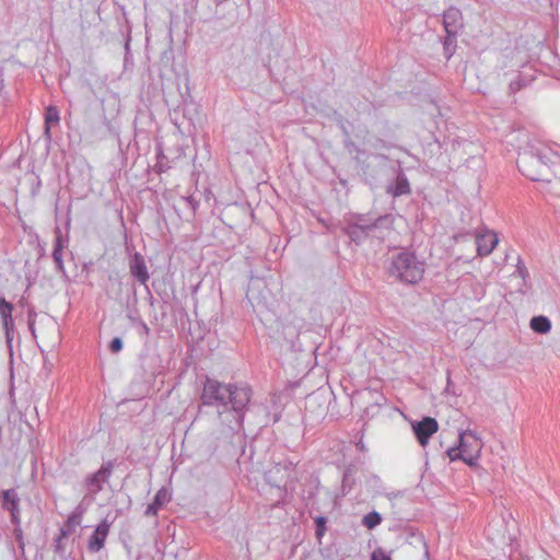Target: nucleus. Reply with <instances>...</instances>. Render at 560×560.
<instances>
[{
  "label": "nucleus",
  "mask_w": 560,
  "mask_h": 560,
  "mask_svg": "<svg viewBox=\"0 0 560 560\" xmlns=\"http://www.w3.org/2000/svg\"><path fill=\"white\" fill-rule=\"evenodd\" d=\"M200 400L203 406L215 407L220 417L228 410V406L231 405L234 418L240 425L242 421L240 412L250 400V389L246 386L224 384L207 377L203 383Z\"/></svg>",
  "instance_id": "f257e3e1"
},
{
  "label": "nucleus",
  "mask_w": 560,
  "mask_h": 560,
  "mask_svg": "<svg viewBox=\"0 0 560 560\" xmlns=\"http://www.w3.org/2000/svg\"><path fill=\"white\" fill-rule=\"evenodd\" d=\"M553 153L536 140L528 141L518 152V170L530 180H541Z\"/></svg>",
  "instance_id": "f03ea898"
},
{
  "label": "nucleus",
  "mask_w": 560,
  "mask_h": 560,
  "mask_svg": "<svg viewBox=\"0 0 560 560\" xmlns=\"http://www.w3.org/2000/svg\"><path fill=\"white\" fill-rule=\"evenodd\" d=\"M388 271L401 281L417 283L422 279L424 264L413 253L400 252L393 256Z\"/></svg>",
  "instance_id": "7ed1b4c3"
},
{
  "label": "nucleus",
  "mask_w": 560,
  "mask_h": 560,
  "mask_svg": "<svg viewBox=\"0 0 560 560\" xmlns=\"http://www.w3.org/2000/svg\"><path fill=\"white\" fill-rule=\"evenodd\" d=\"M483 443L476 432L464 430L458 433V445L447 450L448 458L453 460L460 459L468 466H477Z\"/></svg>",
  "instance_id": "20e7f679"
},
{
  "label": "nucleus",
  "mask_w": 560,
  "mask_h": 560,
  "mask_svg": "<svg viewBox=\"0 0 560 560\" xmlns=\"http://www.w3.org/2000/svg\"><path fill=\"white\" fill-rule=\"evenodd\" d=\"M114 469V464L107 462L94 474L86 477L84 486L90 494H96L102 489L105 482L108 481Z\"/></svg>",
  "instance_id": "39448f33"
},
{
  "label": "nucleus",
  "mask_w": 560,
  "mask_h": 560,
  "mask_svg": "<svg viewBox=\"0 0 560 560\" xmlns=\"http://www.w3.org/2000/svg\"><path fill=\"white\" fill-rule=\"evenodd\" d=\"M294 466L290 463L277 464L267 474V480L270 485L280 488L287 486L289 479H293Z\"/></svg>",
  "instance_id": "423d86ee"
},
{
  "label": "nucleus",
  "mask_w": 560,
  "mask_h": 560,
  "mask_svg": "<svg viewBox=\"0 0 560 560\" xmlns=\"http://www.w3.org/2000/svg\"><path fill=\"white\" fill-rule=\"evenodd\" d=\"M412 430L420 445L425 446L430 436L439 430V423L434 418L425 417L421 421L413 423Z\"/></svg>",
  "instance_id": "0eeeda50"
},
{
  "label": "nucleus",
  "mask_w": 560,
  "mask_h": 560,
  "mask_svg": "<svg viewBox=\"0 0 560 560\" xmlns=\"http://www.w3.org/2000/svg\"><path fill=\"white\" fill-rule=\"evenodd\" d=\"M443 25L446 34H450L451 36L457 35L463 27L462 12L457 8H448L443 13Z\"/></svg>",
  "instance_id": "6e6552de"
},
{
  "label": "nucleus",
  "mask_w": 560,
  "mask_h": 560,
  "mask_svg": "<svg viewBox=\"0 0 560 560\" xmlns=\"http://www.w3.org/2000/svg\"><path fill=\"white\" fill-rule=\"evenodd\" d=\"M129 270L133 278L141 284H145L150 278L144 258L136 253L129 261Z\"/></svg>",
  "instance_id": "1a4fd4ad"
},
{
  "label": "nucleus",
  "mask_w": 560,
  "mask_h": 560,
  "mask_svg": "<svg viewBox=\"0 0 560 560\" xmlns=\"http://www.w3.org/2000/svg\"><path fill=\"white\" fill-rule=\"evenodd\" d=\"M499 238L495 233L487 231L476 236L477 253L479 256L490 255L497 246Z\"/></svg>",
  "instance_id": "9d476101"
},
{
  "label": "nucleus",
  "mask_w": 560,
  "mask_h": 560,
  "mask_svg": "<svg viewBox=\"0 0 560 560\" xmlns=\"http://www.w3.org/2000/svg\"><path fill=\"white\" fill-rule=\"evenodd\" d=\"M2 506L11 513L12 523L19 524V495L14 489L2 491Z\"/></svg>",
  "instance_id": "9b49d317"
},
{
  "label": "nucleus",
  "mask_w": 560,
  "mask_h": 560,
  "mask_svg": "<svg viewBox=\"0 0 560 560\" xmlns=\"http://www.w3.org/2000/svg\"><path fill=\"white\" fill-rule=\"evenodd\" d=\"M109 533V524L103 521L97 525L96 529L89 539L88 548L91 552H98L103 547Z\"/></svg>",
  "instance_id": "f8f14e48"
},
{
  "label": "nucleus",
  "mask_w": 560,
  "mask_h": 560,
  "mask_svg": "<svg viewBox=\"0 0 560 560\" xmlns=\"http://www.w3.org/2000/svg\"><path fill=\"white\" fill-rule=\"evenodd\" d=\"M170 501V493L165 488H161L151 504L148 505L144 514L147 516L155 515L158 511Z\"/></svg>",
  "instance_id": "ddd939ff"
},
{
  "label": "nucleus",
  "mask_w": 560,
  "mask_h": 560,
  "mask_svg": "<svg viewBox=\"0 0 560 560\" xmlns=\"http://www.w3.org/2000/svg\"><path fill=\"white\" fill-rule=\"evenodd\" d=\"M59 120H60V116H59L58 108L54 105H49L46 108V114H45V136L48 140H50V138H51V135H50L51 125L59 124Z\"/></svg>",
  "instance_id": "4468645a"
},
{
  "label": "nucleus",
  "mask_w": 560,
  "mask_h": 560,
  "mask_svg": "<svg viewBox=\"0 0 560 560\" xmlns=\"http://www.w3.org/2000/svg\"><path fill=\"white\" fill-rule=\"evenodd\" d=\"M388 192L394 197L407 195L410 192L409 182L402 174L398 175L395 183L388 187Z\"/></svg>",
  "instance_id": "2eb2a0df"
},
{
  "label": "nucleus",
  "mask_w": 560,
  "mask_h": 560,
  "mask_svg": "<svg viewBox=\"0 0 560 560\" xmlns=\"http://www.w3.org/2000/svg\"><path fill=\"white\" fill-rule=\"evenodd\" d=\"M62 248H63V241L61 237V231H60V229H57L56 241H55V246H54V252H52V258L57 266V269L60 271H63Z\"/></svg>",
  "instance_id": "dca6fc26"
},
{
  "label": "nucleus",
  "mask_w": 560,
  "mask_h": 560,
  "mask_svg": "<svg viewBox=\"0 0 560 560\" xmlns=\"http://www.w3.org/2000/svg\"><path fill=\"white\" fill-rule=\"evenodd\" d=\"M530 328L538 334H548L551 330V322L546 316H535L530 319Z\"/></svg>",
  "instance_id": "f3484780"
},
{
  "label": "nucleus",
  "mask_w": 560,
  "mask_h": 560,
  "mask_svg": "<svg viewBox=\"0 0 560 560\" xmlns=\"http://www.w3.org/2000/svg\"><path fill=\"white\" fill-rule=\"evenodd\" d=\"M44 326L47 334H51L52 336V345L58 339V326L57 323L54 320V318L46 316L44 318Z\"/></svg>",
  "instance_id": "a211bd4d"
},
{
  "label": "nucleus",
  "mask_w": 560,
  "mask_h": 560,
  "mask_svg": "<svg viewBox=\"0 0 560 560\" xmlns=\"http://www.w3.org/2000/svg\"><path fill=\"white\" fill-rule=\"evenodd\" d=\"M381 522H382V517H381L380 513H377V512H371V513L366 514L362 521L363 525L366 526L369 529L374 528Z\"/></svg>",
  "instance_id": "6ab92c4d"
},
{
  "label": "nucleus",
  "mask_w": 560,
  "mask_h": 560,
  "mask_svg": "<svg viewBox=\"0 0 560 560\" xmlns=\"http://www.w3.org/2000/svg\"><path fill=\"white\" fill-rule=\"evenodd\" d=\"M409 538H410L409 544L422 547L423 551H424V556L428 558L429 550H428L427 542L424 540L423 535L421 533H411Z\"/></svg>",
  "instance_id": "aec40b11"
},
{
  "label": "nucleus",
  "mask_w": 560,
  "mask_h": 560,
  "mask_svg": "<svg viewBox=\"0 0 560 560\" xmlns=\"http://www.w3.org/2000/svg\"><path fill=\"white\" fill-rule=\"evenodd\" d=\"M13 306L7 302L4 298H0V316L1 319L12 318Z\"/></svg>",
  "instance_id": "412c9836"
},
{
  "label": "nucleus",
  "mask_w": 560,
  "mask_h": 560,
  "mask_svg": "<svg viewBox=\"0 0 560 560\" xmlns=\"http://www.w3.org/2000/svg\"><path fill=\"white\" fill-rule=\"evenodd\" d=\"M513 275L520 277L524 281V285H526L528 271L521 258L517 259L516 269Z\"/></svg>",
  "instance_id": "4be33fe9"
},
{
  "label": "nucleus",
  "mask_w": 560,
  "mask_h": 560,
  "mask_svg": "<svg viewBox=\"0 0 560 560\" xmlns=\"http://www.w3.org/2000/svg\"><path fill=\"white\" fill-rule=\"evenodd\" d=\"M315 524H316V536L317 537H322L325 533V529H326V518L324 516H318L316 520H315Z\"/></svg>",
  "instance_id": "5701e85b"
},
{
  "label": "nucleus",
  "mask_w": 560,
  "mask_h": 560,
  "mask_svg": "<svg viewBox=\"0 0 560 560\" xmlns=\"http://www.w3.org/2000/svg\"><path fill=\"white\" fill-rule=\"evenodd\" d=\"M36 316H37V314L33 310H31L28 312V328L34 338H37L36 329H35Z\"/></svg>",
  "instance_id": "b1692460"
},
{
  "label": "nucleus",
  "mask_w": 560,
  "mask_h": 560,
  "mask_svg": "<svg viewBox=\"0 0 560 560\" xmlns=\"http://www.w3.org/2000/svg\"><path fill=\"white\" fill-rule=\"evenodd\" d=\"M371 560H392V558L382 548H377L373 551Z\"/></svg>",
  "instance_id": "393cba45"
},
{
  "label": "nucleus",
  "mask_w": 560,
  "mask_h": 560,
  "mask_svg": "<svg viewBox=\"0 0 560 560\" xmlns=\"http://www.w3.org/2000/svg\"><path fill=\"white\" fill-rule=\"evenodd\" d=\"M2 324H3V328L5 329L7 339H8V341H10L11 340L10 331L13 328V319L12 318L2 319Z\"/></svg>",
  "instance_id": "a878e982"
},
{
  "label": "nucleus",
  "mask_w": 560,
  "mask_h": 560,
  "mask_svg": "<svg viewBox=\"0 0 560 560\" xmlns=\"http://www.w3.org/2000/svg\"><path fill=\"white\" fill-rule=\"evenodd\" d=\"M122 348V341L120 338L116 337L114 338L110 343H109V349L113 351V352H118L120 351Z\"/></svg>",
  "instance_id": "bb28decb"
},
{
  "label": "nucleus",
  "mask_w": 560,
  "mask_h": 560,
  "mask_svg": "<svg viewBox=\"0 0 560 560\" xmlns=\"http://www.w3.org/2000/svg\"><path fill=\"white\" fill-rule=\"evenodd\" d=\"M456 36H457V35H453V36H451L450 34H447V36H446V38H445V42H444L445 50H448L451 46H454V45H455Z\"/></svg>",
  "instance_id": "cd10ccee"
},
{
  "label": "nucleus",
  "mask_w": 560,
  "mask_h": 560,
  "mask_svg": "<svg viewBox=\"0 0 560 560\" xmlns=\"http://www.w3.org/2000/svg\"><path fill=\"white\" fill-rule=\"evenodd\" d=\"M345 145L346 148L351 152V151H355V152H359V148L351 141V140H346L345 141Z\"/></svg>",
  "instance_id": "c85d7f7f"
},
{
  "label": "nucleus",
  "mask_w": 560,
  "mask_h": 560,
  "mask_svg": "<svg viewBox=\"0 0 560 560\" xmlns=\"http://www.w3.org/2000/svg\"><path fill=\"white\" fill-rule=\"evenodd\" d=\"M510 86H511L512 90L515 91V90H518L521 88V84L520 83H515V82H511Z\"/></svg>",
  "instance_id": "c756f323"
},
{
  "label": "nucleus",
  "mask_w": 560,
  "mask_h": 560,
  "mask_svg": "<svg viewBox=\"0 0 560 560\" xmlns=\"http://www.w3.org/2000/svg\"><path fill=\"white\" fill-rule=\"evenodd\" d=\"M376 142H377L378 147H382V148L385 147V143L383 140L378 139Z\"/></svg>",
  "instance_id": "7c9ffc66"
},
{
  "label": "nucleus",
  "mask_w": 560,
  "mask_h": 560,
  "mask_svg": "<svg viewBox=\"0 0 560 560\" xmlns=\"http://www.w3.org/2000/svg\"><path fill=\"white\" fill-rule=\"evenodd\" d=\"M354 233H355V229H353L351 232H350V236L353 238L354 237Z\"/></svg>",
  "instance_id": "2f4dec72"
},
{
  "label": "nucleus",
  "mask_w": 560,
  "mask_h": 560,
  "mask_svg": "<svg viewBox=\"0 0 560 560\" xmlns=\"http://www.w3.org/2000/svg\"><path fill=\"white\" fill-rule=\"evenodd\" d=\"M482 294H483V291L481 290L479 294L475 295V299H479V295H482Z\"/></svg>",
  "instance_id": "473e14b6"
},
{
  "label": "nucleus",
  "mask_w": 560,
  "mask_h": 560,
  "mask_svg": "<svg viewBox=\"0 0 560 560\" xmlns=\"http://www.w3.org/2000/svg\"><path fill=\"white\" fill-rule=\"evenodd\" d=\"M143 329L145 330V332L149 331V328H148V326L145 324H143Z\"/></svg>",
  "instance_id": "72a5a7b5"
}]
</instances>
